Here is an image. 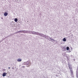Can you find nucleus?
Returning a JSON list of instances; mask_svg holds the SVG:
<instances>
[{
	"instance_id": "6",
	"label": "nucleus",
	"mask_w": 78,
	"mask_h": 78,
	"mask_svg": "<svg viewBox=\"0 0 78 78\" xmlns=\"http://www.w3.org/2000/svg\"><path fill=\"white\" fill-rule=\"evenodd\" d=\"M63 41H66V39L65 38H64L63 39Z\"/></svg>"
},
{
	"instance_id": "7",
	"label": "nucleus",
	"mask_w": 78,
	"mask_h": 78,
	"mask_svg": "<svg viewBox=\"0 0 78 78\" xmlns=\"http://www.w3.org/2000/svg\"><path fill=\"white\" fill-rule=\"evenodd\" d=\"M15 21L16 22H17V19L15 18Z\"/></svg>"
},
{
	"instance_id": "4",
	"label": "nucleus",
	"mask_w": 78,
	"mask_h": 78,
	"mask_svg": "<svg viewBox=\"0 0 78 78\" xmlns=\"http://www.w3.org/2000/svg\"><path fill=\"white\" fill-rule=\"evenodd\" d=\"M69 69L70 70V72L71 73H73V70H72V69L71 68V69H70V68L69 67Z\"/></svg>"
},
{
	"instance_id": "9",
	"label": "nucleus",
	"mask_w": 78,
	"mask_h": 78,
	"mask_svg": "<svg viewBox=\"0 0 78 78\" xmlns=\"http://www.w3.org/2000/svg\"><path fill=\"white\" fill-rule=\"evenodd\" d=\"M9 69H10V67H9Z\"/></svg>"
},
{
	"instance_id": "8",
	"label": "nucleus",
	"mask_w": 78,
	"mask_h": 78,
	"mask_svg": "<svg viewBox=\"0 0 78 78\" xmlns=\"http://www.w3.org/2000/svg\"><path fill=\"white\" fill-rule=\"evenodd\" d=\"M66 50H69V47H67Z\"/></svg>"
},
{
	"instance_id": "1",
	"label": "nucleus",
	"mask_w": 78,
	"mask_h": 78,
	"mask_svg": "<svg viewBox=\"0 0 78 78\" xmlns=\"http://www.w3.org/2000/svg\"><path fill=\"white\" fill-rule=\"evenodd\" d=\"M23 31H25L24 33H27V32H28V31H26L25 30H20L18 32H23Z\"/></svg>"
},
{
	"instance_id": "2",
	"label": "nucleus",
	"mask_w": 78,
	"mask_h": 78,
	"mask_svg": "<svg viewBox=\"0 0 78 78\" xmlns=\"http://www.w3.org/2000/svg\"><path fill=\"white\" fill-rule=\"evenodd\" d=\"M6 74H7V73H4L2 74L3 76H5L6 75Z\"/></svg>"
},
{
	"instance_id": "3",
	"label": "nucleus",
	"mask_w": 78,
	"mask_h": 78,
	"mask_svg": "<svg viewBox=\"0 0 78 78\" xmlns=\"http://www.w3.org/2000/svg\"><path fill=\"white\" fill-rule=\"evenodd\" d=\"M8 12H5L4 13V16H8Z\"/></svg>"
},
{
	"instance_id": "5",
	"label": "nucleus",
	"mask_w": 78,
	"mask_h": 78,
	"mask_svg": "<svg viewBox=\"0 0 78 78\" xmlns=\"http://www.w3.org/2000/svg\"><path fill=\"white\" fill-rule=\"evenodd\" d=\"M17 61L18 62H20L22 61V59L20 58H19L17 60Z\"/></svg>"
}]
</instances>
